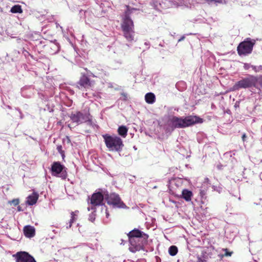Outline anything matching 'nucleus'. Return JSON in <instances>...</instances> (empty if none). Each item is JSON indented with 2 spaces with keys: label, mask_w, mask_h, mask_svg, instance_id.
Segmentation results:
<instances>
[{
  "label": "nucleus",
  "mask_w": 262,
  "mask_h": 262,
  "mask_svg": "<svg viewBox=\"0 0 262 262\" xmlns=\"http://www.w3.org/2000/svg\"><path fill=\"white\" fill-rule=\"evenodd\" d=\"M154 4L155 5V9L159 11H161L162 9H166L168 7V6L166 5L165 3L162 2L161 3L158 1L154 2Z\"/></svg>",
  "instance_id": "nucleus-20"
},
{
  "label": "nucleus",
  "mask_w": 262,
  "mask_h": 262,
  "mask_svg": "<svg viewBox=\"0 0 262 262\" xmlns=\"http://www.w3.org/2000/svg\"><path fill=\"white\" fill-rule=\"evenodd\" d=\"M17 210H18V211H22V209H21V207H20V206H18L17 207Z\"/></svg>",
  "instance_id": "nucleus-35"
},
{
  "label": "nucleus",
  "mask_w": 262,
  "mask_h": 262,
  "mask_svg": "<svg viewBox=\"0 0 262 262\" xmlns=\"http://www.w3.org/2000/svg\"><path fill=\"white\" fill-rule=\"evenodd\" d=\"M127 128L125 126H121L118 129V134L122 137L125 138L127 135Z\"/></svg>",
  "instance_id": "nucleus-21"
},
{
  "label": "nucleus",
  "mask_w": 262,
  "mask_h": 262,
  "mask_svg": "<svg viewBox=\"0 0 262 262\" xmlns=\"http://www.w3.org/2000/svg\"><path fill=\"white\" fill-rule=\"evenodd\" d=\"M66 168L59 162H54L51 166L52 174L54 176L60 177L63 179L66 178Z\"/></svg>",
  "instance_id": "nucleus-10"
},
{
  "label": "nucleus",
  "mask_w": 262,
  "mask_h": 262,
  "mask_svg": "<svg viewBox=\"0 0 262 262\" xmlns=\"http://www.w3.org/2000/svg\"><path fill=\"white\" fill-rule=\"evenodd\" d=\"M257 82L259 83L260 86L262 87V76L257 78Z\"/></svg>",
  "instance_id": "nucleus-29"
},
{
  "label": "nucleus",
  "mask_w": 262,
  "mask_h": 262,
  "mask_svg": "<svg viewBox=\"0 0 262 262\" xmlns=\"http://www.w3.org/2000/svg\"><path fill=\"white\" fill-rule=\"evenodd\" d=\"M79 211L78 210H76L75 211H72L71 213V219L69 223V224H67V226L66 227L67 228H76L77 227H79V224H76L75 223L76 220L77 219V216L78 214Z\"/></svg>",
  "instance_id": "nucleus-13"
},
{
  "label": "nucleus",
  "mask_w": 262,
  "mask_h": 262,
  "mask_svg": "<svg viewBox=\"0 0 262 262\" xmlns=\"http://www.w3.org/2000/svg\"><path fill=\"white\" fill-rule=\"evenodd\" d=\"M124 96L125 97V99H126V98H127L126 96L124 95Z\"/></svg>",
  "instance_id": "nucleus-41"
},
{
  "label": "nucleus",
  "mask_w": 262,
  "mask_h": 262,
  "mask_svg": "<svg viewBox=\"0 0 262 262\" xmlns=\"http://www.w3.org/2000/svg\"><path fill=\"white\" fill-rule=\"evenodd\" d=\"M144 45L147 46V49H149V42H145L144 43Z\"/></svg>",
  "instance_id": "nucleus-34"
},
{
  "label": "nucleus",
  "mask_w": 262,
  "mask_h": 262,
  "mask_svg": "<svg viewBox=\"0 0 262 262\" xmlns=\"http://www.w3.org/2000/svg\"><path fill=\"white\" fill-rule=\"evenodd\" d=\"M87 94H88L87 93L85 94V97H86L87 96Z\"/></svg>",
  "instance_id": "nucleus-40"
},
{
  "label": "nucleus",
  "mask_w": 262,
  "mask_h": 262,
  "mask_svg": "<svg viewBox=\"0 0 262 262\" xmlns=\"http://www.w3.org/2000/svg\"><path fill=\"white\" fill-rule=\"evenodd\" d=\"M10 11L13 13H21L23 12L21 7L19 5H16L13 6L11 9Z\"/></svg>",
  "instance_id": "nucleus-22"
},
{
  "label": "nucleus",
  "mask_w": 262,
  "mask_h": 262,
  "mask_svg": "<svg viewBox=\"0 0 262 262\" xmlns=\"http://www.w3.org/2000/svg\"><path fill=\"white\" fill-rule=\"evenodd\" d=\"M8 203L13 205L14 206H17L19 203V200L18 199H15L12 200V201H9Z\"/></svg>",
  "instance_id": "nucleus-25"
},
{
  "label": "nucleus",
  "mask_w": 262,
  "mask_h": 262,
  "mask_svg": "<svg viewBox=\"0 0 262 262\" xmlns=\"http://www.w3.org/2000/svg\"><path fill=\"white\" fill-rule=\"evenodd\" d=\"M24 234L27 237L31 238L33 237L35 234V230H23Z\"/></svg>",
  "instance_id": "nucleus-24"
},
{
  "label": "nucleus",
  "mask_w": 262,
  "mask_h": 262,
  "mask_svg": "<svg viewBox=\"0 0 262 262\" xmlns=\"http://www.w3.org/2000/svg\"><path fill=\"white\" fill-rule=\"evenodd\" d=\"M171 6H182L188 7V4L186 0H170L169 1Z\"/></svg>",
  "instance_id": "nucleus-15"
},
{
  "label": "nucleus",
  "mask_w": 262,
  "mask_h": 262,
  "mask_svg": "<svg viewBox=\"0 0 262 262\" xmlns=\"http://www.w3.org/2000/svg\"><path fill=\"white\" fill-rule=\"evenodd\" d=\"M32 91L31 88H23L21 90V95L25 97H30L32 94Z\"/></svg>",
  "instance_id": "nucleus-19"
},
{
  "label": "nucleus",
  "mask_w": 262,
  "mask_h": 262,
  "mask_svg": "<svg viewBox=\"0 0 262 262\" xmlns=\"http://www.w3.org/2000/svg\"><path fill=\"white\" fill-rule=\"evenodd\" d=\"M127 235L130 244L128 249L133 253L143 249L148 238V235L141 232V230H130Z\"/></svg>",
  "instance_id": "nucleus-3"
},
{
  "label": "nucleus",
  "mask_w": 262,
  "mask_h": 262,
  "mask_svg": "<svg viewBox=\"0 0 262 262\" xmlns=\"http://www.w3.org/2000/svg\"><path fill=\"white\" fill-rule=\"evenodd\" d=\"M106 200L108 204L115 208H125L126 206L121 201L119 195L116 193L108 194L106 196Z\"/></svg>",
  "instance_id": "nucleus-9"
},
{
  "label": "nucleus",
  "mask_w": 262,
  "mask_h": 262,
  "mask_svg": "<svg viewBox=\"0 0 262 262\" xmlns=\"http://www.w3.org/2000/svg\"><path fill=\"white\" fill-rule=\"evenodd\" d=\"M209 258V254L205 250L202 251L201 255H198L197 262H206Z\"/></svg>",
  "instance_id": "nucleus-16"
},
{
  "label": "nucleus",
  "mask_w": 262,
  "mask_h": 262,
  "mask_svg": "<svg viewBox=\"0 0 262 262\" xmlns=\"http://www.w3.org/2000/svg\"><path fill=\"white\" fill-rule=\"evenodd\" d=\"M102 137L106 147L110 151L119 152L122 150L124 144L120 137L108 134L103 135Z\"/></svg>",
  "instance_id": "nucleus-4"
},
{
  "label": "nucleus",
  "mask_w": 262,
  "mask_h": 262,
  "mask_svg": "<svg viewBox=\"0 0 262 262\" xmlns=\"http://www.w3.org/2000/svg\"><path fill=\"white\" fill-rule=\"evenodd\" d=\"M192 195V192L187 189H184L182 191V197L186 201H191Z\"/></svg>",
  "instance_id": "nucleus-18"
},
{
  "label": "nucleus",
  "mask_w": 262,
  "mask_h": 262,
  "mask_svg": "<svg viewBox=\"0 0 262 262\" xmlns=\"http://www.w3.org/2000/svg\"><path fill=\"white\" fill-rule=\"evenodd\" d=\"M251 68L255 72H259L260 70H262V66H260L258 67L251 66Z\"/></svg>",
  "instance_id": "nucleus-26"
},
{
  "label": "nucleus",
  "mask_w": 262,
  "mask_h": 262,
  "mask_svg": "<svg viewBox=\"0 0 262 262\" xmlns=\"http://www.w3.org/2000/svg\"><path fill=\"white\" fill-rule=\"evenodd\" d=\"M57 150H58V151H59V153H60L61 154H63V151L62 150V146H58L57 147Z\"/></svg>",
  "instance_id": "nucleus-30"
},
{
  "label": "nucleus",
  "mask_w": 262,
  "mask_h": 262,
  "mask_svg": "<svg viewBox=\"0 0 262 262\" xmlns=\"http://www.w3.org/2000/svg\"><path fill=\"white\" fill-rule=\"evenodd\" d=\"M126 10L122 17V23L121 27L123 32V36L127 41L132 42L134 39V25L132 19L130 18V15L139 10L131 8L129 6H125Z\"/></svg>",
  "instance_id": "nucleus-2"
},
{
  "label": "nucleus",
  "mask_w": 262,
  "mask_h": 262,
  "mask_svg": "<svg viewBox=\"0 0 262 262\" xmlns=\"http://www.w3.org/2000/svg\"><path fill=\"white\" fill-rule=\"evenodd\" d=\"M70 117L72 122L77 125L86 122L91 123L92 119L90 113L85 111L74 112L71 114Z\"/></svg>",
  "instance_id": "nucleus-6"
},
{
  "label": "nucleus",
  "mask_w": 262,
  "mask_h": 262,
  "mask_svg": "<svg viewBox=\"0 0 262 262\" xmlns=\"http://www.w3.org/2000/svg\"><path fill=\"white\" fill-rule=\"evenodd\" d=\"M257 82V77L252 75H249L236 82L231 88V91H235L241 89H246L252 86H255Z\"/></svg>",
  "instance_id": "nucleus-5"
},
{
  "label": "nucleus",
  "mask_w": 262,
  "mask_h": 262,
  "mask_svg": "<svg viewBox=\"0 0 262 262\" xmlns=\"http://www.w3.org/2000/svg\"><path fill=\"white\" fill-rule=\"evenodd\" d=\"M183 38H184V37L181 38V39H179V41H181V40H182Z\"/></svg>",
  "instance_id": "nucleus-38"
},
{
  "label": "nucleus",
  "mask_w": 262,
  "mask_h": 262,
  "mask_svg": "<svg viewBox=\"0 0 262 262\" xmlns=\"http://www.w3.org/2000/svg\"><path fill=\"white\" fill-rule=\"evenodd\" d=\"M106 216L107 217L108 216V213L106 211Z\"/></svg>",
  "instance_id": "nucleus-36"
},
{
  "label": "nucleus",
  "mask_w": 262,
  "mask_h": 262,
  "mask_svg": "<svg viewBox=\"0 0 262 262\" xmlns=\"http://www.w3.org/2000/svg\"><path fill=\"white\" fill-rule=\"evenodd\" d=\"M107 195V191L105 189H98L94 193L90 199V203L93 206L103 205V201Z\"/></svg>",
  "instance_id": "nucleus-8"
},
{
  "label": "nucleus",
  "mask_w": 262,
  "mask_h": 262,
  "mask_svg": "<svg viewBox=\"0 0 262 262\" xmlns=\"http://www.w3.org/2000/svg\"><path fill=\"white\" fill-rule=\"evenodd\" d=\"M95 216H96V214L94 212L91 213L89 215V221L93 222L95 219Z\"/></svg>",
  "instance_id": "nucleus-27"
},
{
  "label": "nucleus",
  "mask_w": 262,
  "mask_h": 262,
  "mask_svg": "<svg viewBox=\"0 0 262 262\" xmlns=\"http://www.w3.org/2000/svg\"><path fill=\"white\" fill-rule=\"evenodd\" d=\"M178 248L176 246H171L169 248V253L171 256L176 255L178 253Z\"/></svg>",
  "instance_id": "nucleus-23"
},
{
  "label": "nucleus",
  "mask_w": 262,
  "mask_h": 262,
  "mask_svg": "<svg viewBox=\"0 0 262 262\" xmlns=\"http://www.w3.org/2000/svg\"><path fill=\"white\" fill-rule=\"evenodd\" d=\"M245 136H246V135H245V134H244V135H243V138H245Z\"/></svg>",
  "instance_id": "nucleus-39"
},
{
  "label": "nucleus",
  "mask_w": 262,
  "mask_h": 262,
  "mask_svg": "<svg viewBox=\"0 0 262 262\" xmlns=\"http://www.w3.org/2000/svg\"><path fill=\"white\" fill-rule=\"evenodd\" d=\"M78 88L79 89H84L88 90L93 86L94 82L93 81H91L86 76L83 75L81 77L78 82Z\"/></svg>",
  "instance_id": "nucleus-12"
},
{
  "label": "nucleus",
  "mask_w": 262,
  "mask_h": 262,
  "mask_svg": "<svg viewBox=\"0 0 262 262\" xmlns=\"http://www.w3.org/2000/svg\"><path fill=\"white\" fill-rule=\"evenodd\" d=\"M15 258L16 262H36L34 258L28 252L20 251L13 255Z\"/></svg>",
  "instance_id": "nucleus-11"
},
{
  "label": "nucleus",
  "mask_w": 262,
  "mask_h": 262,
  "mask_svg": "<svg viewBox=\"0 0 262 262\" xmlns=\"http://www.w3.org/2000/svg\"><path fill=\"white\" fill-rule=\"evenodd\" d=\"M250 68H251V66L248 63H245L244 64V69L245 70H248Z\"/></svg>",
  "instance_id": "nucleus-32"
},
{
  "label": "nucleus",
  "mask_w": 262,
  "mask_h": 262,
  "mask_svg": "<svg viewBox=\"0 0 262 262\" xmlns=\"http://www.w3.org/2000/svg\"><path fill=\"white\" fill-rule=\"evenodd\" d=\"M146 102L149 104H152L155 102V95L152 93H148L145 96Z\"/></svg>",
  "instance_id": "nucleus-17"
},
{
  "label": "nucleus",
  "mask_w": 262,
  "mask_h": 262,
  "mask_svg": "<svg viewBox=\"0 0 262 262\" xmlns=\"http://www.w3.org/2000/svg\"><path fill=\"white\" fill-rule=\"evenodd\" d=\"M23 54L26 57H28L29 56H30L31 57H33V56L31 55L26 50L24 49L23 51Z\"/></svg>",
  "instance_id": "nucleus-28"
},
{
  "label": "nucleus",
  "mask_w": 262,
  "mask_h": 262,
  "mask_svg": "<svg viewBox=\"0 0 262 262\" xmlns=\"http://www.w3.org/2000/svg\"><path fill=\"white\" fill-rule=\"evenodd\" d=\"M23 229L26 230V229H35L32 226H29V225H27V226H25L24 227Z\"/></svg>",
  "instance_id": "nucleus-31"
},
{
  "label": "nucleus",
  "mask_w": 262,
  "mask_h": 262,
  "mask_svg": "<svg viewBox=\"0 0 262 262\" xmlns=\"http://www.w3.org/2000/svg\"><path fill=\"white\" fill-rule=\"evenodd\" d=\"M38 199V194L37 193L33 192L27 198L26 203L29 205H33L36 204Z\"/></svg>",
  "instance_id": "nucleus-14"
},
{
  "label": "nucleus",
  "mask_w": 262,
  "mask_h": 262,
  "mask_svg": "<svg viewBox=\"0 0 262 262\" xmlns=\"http://www.w3.org/2000/svg\"><path fill=\"white\" fill-rule=\"evenodd\" d=\"M202 122V119L195 116L185 118L171 116L168 117L164 128L167 132L171 133L175 128H185Z\"/></svg>",
  "instance_id": "nucleus-1"
},
{
  "label": "nucleus",
  "mask_w": 262,
  "mask_h": 262,
  "mask_svg": "<svg viewBox=\"0 0 262 262\" xmlns=\"http://www.w3.org/2000/svg\"><path fill=\"white\" fill-rule=\"evenodd\" d=\"M226 255H229L230 256L231 255V253H226Z\"/></svg>",
  "instance_id": "nucleus-37"
},
{
  "label": "nucleus",
  "mask_w": 262,
  "mask_h": 262,
  "mask_svg": "<svg viewBox=\"0 0 262 262\" xmlns=\"http://www.w3.org/2000/svg\"><path fill=\"white\" fill-rule=\"evenodd\" d=\"M52 227L55 228H61V226L60 225V224L56 223L55 225H52Z\"/></svg>",
  "instance_id": "nucleus-33"
},
{
  "label": "nucleus",
  "mask_w": 262,
  "mask_h": 262,
  "mask_svg": "<svg viewBox=\"0 0 262 262\" xmlns=\"http://www.w3.org/2000/svg\"><path fill=\"white\" fill-rule=\"evenodd\" d=\"M256 41L250 38H246L237 47V51L239 56H247L251 53Z\"/></svg>",
  "instance_id": "nucleus-7"
},
{
  "label": "nucleus",
  "mask_w": 262,
  "mask_h": 262,
  "mask_svg": "<svg viewBox=\"0 0 262 262\" xmlns=\"http://www.w3.org/2000/svg\"><path fill=\"white\" fill-rule=\"evenodd\" d=\"M261 176H262V172H261Z\"/></svg>",
  "instance_id": "nucleus-42"
}]
</instances>
